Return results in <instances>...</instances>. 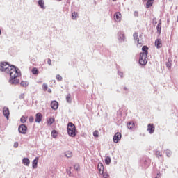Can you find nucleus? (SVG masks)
I'll return each mask as SVG.
<instances>
[{
  "label": "nucleus",
  "instance_id": "nucleus-1",
  "mask_svg": "<svg viewBox=\"0 0 178 178\" xmlns=\"http://www.w3.org/2000/svg\"><path fill=\"white\" fill-rule=\"evenodd\" d=\"M7 74L10 75V78L9 81L10 84H19V83H20V80L17 78L22 76V73L20 72V70L15 65H11V68H10Z\"/></svg>",
  "mask_w": 178,
  "mask_h": 178
},
{
  "label": "nucleus",
  "instance_id": "nucleus-2",
  "mask_svg": "<svg viewBox=\"0 0 178 178\" xmlns=\"http://www.w3.org/2000/svg\"><path fill=\"white\" fill-rule=\"evenodd\" d=\"M148 49H149V48L147 46H143L142 47L143 52L140 54L139 63L143 66L147 65V63L148 62Z\"/></svg>",
  "mask_w": 178,
  "mask_h": 178
},
{
  "label": "nucleus",
  "instance_id": "nucleus-3",
  "mask_svg": "<svg viewBox=\"0 0 178 178\" xmlns=\"http://www.w3.org/2000/svg\"><path fill=\"white\" fill-rule=\"evenodd\" d=\"M76 126L73 123L69 122L67 124V134L70 137H76Z\"/></svg>",
  "mask_w": 178,
  "mask_h": 178
},
{
  "label": "nucleus",
  "instance_id": "nucleus-4",
  "mask_svg": "<svg viewBox=\"0 0 178 178\" xmlns=\"http://www.w3.org/2000/svg\"><path fill=\"white\" fill-rule=\"evenodd\" d=\"M11 68L12 65L8 63V62H2L0 63V70L1 72H6V73L8 74Z\"/></svg>",
  "mask_w": 178,
  "mask_h": 178
},
{
  "label": "nucleus",
  "instance_id": "nucleus-5",
  "mask_svg": "<svg viewBox=\"0 0 178 178\" xmlns=\"http://www.w3.org/2000/svg\"><path fill=\"white\" fill-rule=\"evenodd\" d=\"M18 131L21 134H26L27 133V127L24 124H21L18 128Z\"/></svg>",
  "mask_w": 178,
  "mask_h": 178
},
{
  "label": "nucleus",
  "instance_id": "nucleus-6",
  "mask_svg": "<svg viewBox=\"0 0 178 178\" xmlns=\"http://www.w3.org/2000/svg\"><path fill=\"white\" fill-rule=\"evenodd\" d=\"M122 138V134L117 132L113 136L114 143H119L120 140Z\"/></svg>",
  "mask_w": 178,
  "mask_h": 178
},
{
  "label": "nucleus",
  "instance_id": "nucleus-7",
  "mask_svg": "<svg viewBox=\"0 0 178 178\" xmlns=\"http://www.w3.org/2000/svg\"><path fill=\"white\" fill-rule=\"evenodd\" d=\"M114 20L119 23V22H122V14L119 12H117L114 15Z\"/></svg>",
  "mask_w": 178,
  "mask_h": 178
},
{
  "label": "nucleus",
  "instance_id": "nucleus-8",
  "mask_svg": "<svg viewBox=\"0 0 178 178\" xmlns=\"http://www.w3.org/2000/svg\"><path fill=\"white\" fill-rule=\"evenodd\" d=\"M3 114L6 119H9V115H10V113L8 107L3 108Z\"/></svg>",
  "mask_w": 178,
  "mask_h": 178
},
{
  "label": "nucleus",
  "instance_id": "nucleus-9",
  "mask_svg": "<svg viewBox=\"0 0 178 178\" xmlns=\"http://www.w3.org/2000/svg\"><path fill=\"white\" fill-rule=\"evenodd\" d=\"M42 120V114H41V113H38L35 115V122L36 123H41Z\"/></svg>",
  "mask_w": 178,
  "mask_h": 178
},
{
  "label": "nucleus",
  "instance_id": "nucleus-10",
  "mask_svg": "<svg viewBox=\"0 0 178 178\" xmlns=\"http://www.w3.org/2000/svg\"><path fill=\"white\" fill-rule=\"evenodd\" d=\"M134 40H136V41H137L138 45H140V47L143 46V40H140V38H138V33H134Z\"/></svg>",
  "mask_w": 178,
  "mask_h": 178
},
{
  "label": "nucleus",
  "instance_id": "nucleus-11",
  "mask_svg": "<svg viewBox=\"0 0 178 178\" xmlns=\"http://www.w3.org/2000/svg\"><path fill=\"white\" fill-rule=\"evenodd\" d=\"M51 108H53L54 111H56L58 108H59V103L58 102L54 100L51 103Z\"/></svg>",
  "mask_w": 178,
  "mask_h": 178
},
{
  "label": "nucleus",
  "instance_id": "nucleus-12",
  "mask_svg": "<svg viewBox=\"0 0 178 178\" xmlns=\"http://www.w3.org/2000/svg\"><path fill=\"white\" fill-rule=\"evenodd\" d=\"M147 131H149V133L150 134H154V131H155V127L154 126V124H149L147 126Z\"/></svg>",
  "mask_w": 178,
  "mask_h": 178
},
{
  "label": "nucleus",
  "instance_id": "nucleus-13",
  "mask_svg": "<svg viewBox=\"0 0 178 178\" xmlns=\"http://www.w3.org/2000/svg\"><path fill=\"white\" fill-rule=\"evenodd\" d=\"M155 47L157 48H162V40L156 39L154 43Z\"/></svg>",
  "mask_w": 178,
  "mask_h": 178
},
{
  "label": "nucleus",
  "instance_id": "nucleus-14",
  "mask_svg": "<svg viewBox=\"0 0 178 178\" xmlns=\"http://www.w3.org/2000/svg\"><path fill=\"white\" fill-rule=\"evenodd\" d=\"M97 169L99 172V175L104 174V165L102 163H99L98 164Z\"/></svg>",
  "mask_w": 178,
  "mask_h": 178
},
{
  "label": "nucleus",
  "instance_id": "nucleus-15",
  "mask_svg": "<svg viewBox=\"0 0 178 178\" xmlns=\"http://www.w3.org/2000/svg\"><path fill=\"white\" fill-rule=\"evenodd\" d=\"M39 160H40V158H38V157H35V159L33 160V164H32L33 169H37V166L38 165Z\"/></svg>",
  "mask_w": 178,
  "mask_h": 178
},
{
  "label": "nucleus",
  "instance_id": "nucleus-16",
  "mask_svg": "<svg viewBox=\"0 0 178 178\" xmlns=\"http://www.w3.org/2000/svg\"><path fill=\"white\" fill-rule=\"evenodd\" d=\"M154 2H155V0H147V1L146 2V6H145L147 9L151 8V6L154 5Z\"/></svg>",
  "mask_w": 178,
  "mask_h": 178
},
{
  "label": "nucleus",
  "instance_id": "nucleus-17",
  "mask_svg": "<svg viewBox=\"0 0 178 178\" xmlns=\"http://www.w3.org/2000/svg\"><path fill=\"white\" fill-rule=\"evenodd\" d=\"M161 29H162V21L159 19L156 26L157 33H159V34H161Z\"/></svg>",
  "mask_w": 178,
  "mask_h": 178
},
{
  "label": "nucleus",
  "instance_id": "nucleus-18",
  "mask_svg": "<svg viewBox=\"0 0 178 178\" xmlns=\"http://www.w3.org/2000/svg\"><path fill=\"white\" fill-rule=\"evenodd\" d=\"M22 163L25 165V166H29L30 165V160L28 158H24Z\"/></svg>",
  "mask_w": 178,
  "mask_h": 178
},
{
  "label": "nucleus",
  "instance_id": "nucleus-19",
  "mask_svg": "<svg viewBox=\"0 0 178 178\" xmlns=\"http://www.w3.org/2000/svg\"><path fill=\"white\" fill-rule=\"evenodd\" d=\"M55 122V118H50L47 120V124L52 125Z\"/></svg>",
  "mask_w": 178,
  "mask_h": 178
},
{
  "label": "nucleus",
  "instance_id": "nucleus-20",
  "mask_svg": "<svg viewBox=\"0 0 178 178\" xmlns=\"http://www.w3.org/2000/svg\"><path fill=\"white\" fill-rule=\"evenodd\" d=\"M136 127V124H134L133 122H129L127 124V127L128 129H129L130 130H131V129H134V127Z\"/></svg>",
  "mask_w": 178,
  "mask_h": 178
},
{
  "label": "nucleus",
  "instance_id": "nucleus-21",
  "mask_svg": "<svg viewBox=\"0 0 178 178\" xmlns=\"http://www.w3.org/2000/svg\"><path fill=\"white\" fill-rule=\"evenodd\" d=\"M44 3H45L43 1V0H39L38 1V5L42 9H45V6H44Z\"/></svg>",
  "mask_w": 178,
  "mask_h": 178
},
{
  "label": "nucleus",
  "instance_id": "nucleus-22",
  "mask_svg": "<svg viewBox=\"0 0 178 178\" xmlns=\"http://www.w3.org/2000/svg\"><path fill=\"white\" fill-rule=\"evenodd\" d=\"M66 101H67V102H68V104L72 103V95H70V94L67 95Z\"/></svg>",
  "mask_w": 178,
  "mask_h": 178
},
{
  "label": "nucleus",
  "instance_id": "nucleus-23",
  "mask_svg": "<svg viewBox=\"0 0 178 178\" xmlns=\"http://www.w3.org/2000/svg\"><path fill=\"white\" fill-rule=\"evenodd\" d=\"M72 155H73V153L72 152H70V151H67L65 152V156L67 158H72Z\"/></svg>",
  "mask_w": 178,
  "mask_h": 178
},
{
  "label": "nucleus",
  "instance_id": "nucleus-24",
  "mask_svg": "<svg viewBox=\"0 0 178 178\" xmlns=\"http://www.w3.org/2000/svg\"><path fill=\"white\" fill-rule=\"evenodd\" d=\"M51 136H53L54 138H56L58 137V132L56 130H53L51 131Z\"/></svg>",
  "mask_w": 178,
  "mask_h": 178
},
{
  "label": "nucleus",
  "instance_id": "nucleus-25",
  "mask_svg": "<svg viewBox=\"0 0 178 178\" xmlns=\"http://www.w3.org/2000/svg\"><path fill=\"white\" fill-rule=\"evenodd\" d=\"M31 72H32L33 74H38L40 73V72L38 71V69H37V67L33 68Z\"/></svg>",
  "mask_w": 178,
  "mask_h": 178
},
{
  "label": "nucleus",
  "instance_id": "nucleus-26",
  "mask_svg": "<svg viewBox=\"0 0 178 178\" xmlns=\"http://www.w3.org/2000/svg\"><path fill=\"white\" fill-rule=\"evenodd\" d=\"M111 157H109V156L106 157V159H105L106 165H109L111 163Z\"/></svg>",
  "mask_w": 178,
  "mask_h": 178
},
{
  "label": "nucleus",
  "instance_id": "nucleus-27",
  "mask_svg": "<svg viewBox=\"0 0 178 178\" xmlns=\"http://www.w3.org/2000/svg\"><path fill=\"white\" fill-rule=\"evenodd\" d=\"M77 16H78L77 13L76 12L72 13V18L73 19V20H76V19H77Z\"/></svg>",
  "mask_w": 178,
  "mask_h": 178
},
{
  "label": "nucleus",
  "instance_id": "nucleus-28",
  "mask_svg": "<svg viewBox=\"0 0 178 178\" xmlns=\"http://www.w3.org/2000/svg\"><path fill=\"white\" fill-rule=\"evenodd\" d=\"M20 85L22 86V87H27V86H29V83H27V81H22L20 83Z\"/></svg>",
  "mask_w": 178,
  "mask_h": 178
},
{
  "label": "nucleus",
  "instance_id": "nucleus-29",
  "mask_svg": "<svg viewBox=\"0 0 178 178\" xmlns=\"http://www.w3.org/2000/svg\"><path fill=\"white\" fill-rule=\"evenodd\" d=\"M20 121L22 123H26V122L27 121V117L26 118L24 116L21 117Z\"/></svg>",
  "mask_w": 178,
  "mask_h": 178
},
{
  "label": "nucleus",
  "instance_id": "nucleus-30",
  "mask_svg": "<svg viewBox=\"0 0 178 178\" xmlns=\"http://www.w3.org/2000/svg\"><path fill=\"white\" fill-rule=\"evenodd\" d=\"M120 38L122 41H124V40H126V36L124 35V33H120Z\"/></svg>",
  "mask_w": 178,
  "mask_h": 178
},
{
  "label": "nucleus",
  "instance_id": "nucleus-31",
  "mask_svg": "<svg viewBox=\"0 0 178 178\" xmlns=\"http://www.w3.org/2000/svg\"><path fill=\"white\" fill-rule=\"evenodd\" d=\"M74 169L76 171L80 170V165L79 164H76L74 165Z\"/></svg>",
  "mask_w": 178,
  "mask_h": 178
},
{
  "label": "nucleus",
  "instance_id": "nucleus-32",
  "mask_svg": "<svg viewBox=\"0 0 178 178\" xmlns=\"http://www.w3.org/2000/svg\"><path fill=\"white\" fill-rule=\"evenodd\" d=\"M102 175V177L103 178H108L109 177V175L108 174V172H103V174H101Z\"/></svg>",
  "mask_w": 178,
  "mask_h": 178
},
{
  "label": "nucleus",
  "instance_id": "nucleus-33",
  "mask_svg": "<svg viewBox=\"0 0 178 178\" xmlns=\"http://www.w3.org/2000/svg\"><path fill=\"white\" fill-rule=\"evenodd\" d=\"M42 88H43L44 91H47V90H48V85H47L46 83H44L42 85Z\"/></svg>",
  "mask_w": 178,
  "mask_h": 178
},
{
  "label": "nucleus",
  "instance_id": "nucleus-34",
  "mask_svg": "<svg viewBox=\"0 0 178 178\" xmlns=\"http://www.w3.org/2000/svg\"><path fill=\"white\" fill-rule=\"evenodd\" d=\"M99 132H98V131L95 130L94 132H93V136L94 137H99Z\"/></svg>",
  "mask_w": 178,
  "mask_h": 178
},
{
  "label": "nucleus",
  "instance_id": "nucleus-35",
  "mask_svg": "<svg viewBox=\"0 0 178 178\" xmlns=\"http://www.w3.org/2000/svg\"><path fill=\"white\" fill-rule=\"evenodd\" d=\"M56 79H57L58 81H62V76L58 74V75H56Z\"/></svg>",
  "mask_w": 178,
  "mask_h": 178
},
{
  "label": "nucleus",
  "instance_id": "nucleus-36",
  "mask_svg": "<svg viewBox=\"0 0 178 178\" xmlns=\"http://www.w3.org/2000/svg\"><path fill=\"white\" fill-rule=\"evenodd\" d=\"M29 120L30 123H33V122H34V117L30 116L29 118Z\"/></svg>",
  "mask_w": 178,
  "mask_h": 178
},
{
  "label": "nucleus",
  "instance_id": "nucleus-37",
  "mask_svg": "<svg viewBox=\"0 0 178 178\" xmlns=\"http://www.w3.org/2000/svg\"><path fill=\"white\" fill-rule=\"evenodd\" d=\"M157 24H158V20L156 19V18H154L153 19V24H154V26H155Z\"/></svg>",
  "mask_w": 178,
  "mask_h": 178
},
{
  "label": "nucleus",
  "instance_id": "nucleus-38",
  "mask_svg": "<svg viewBox=\"0 0 178 178\" xmlns=\"http://www.w3.org/2000/svg\"><path fill=\"white\" fill-rule=\"evenodd\" d=\"M70 169H72L71 167H70L69 169H67V173L70 177L72 176V172H70Z\"/></svg>",
  "mask_w": 178,
  "mask_h": 178
},
{
  "label": "nucleus",
  "instance_id": "nucleus-39",
  "mask_svg": "<svg viewBox=\"0 0 178 178\" xmlns=\"http://www.w3.org/2000/svg\"><path fill=\"white\" fill-rule=\"evenodd\" d=\"M156 156H162V153H161V152H159V151H157L156 152Z\"/></svg>",
  "mask_w": 178,
  "mask_h": 178
},
{
  "label": "nucleus",
  "instance_id": "nucleus-40",
  "mask_svg": "<svg viewBox=\"0 0 178 178\" xmlns=\"http://www.w3.org/2000/svg\"><path fill=\"white\" fill-rule=\"evenodd\" d=\"M47 63H48V65H49V66H51V65H52V61L51 60V58L47 59Z\"/></svg>",
  "mask_w": 178,
  "mask_h": 178
},
{
  "label": "nucleus",
  "instance_id": "nucleus-41",
  "mask_svg": "<svg viewBox=\"0 0 178 178\" xmlns=\"http://www.w3.org/2000/svg\"><path fill=\"white\" fill-rule=\"evenodd\" d=\"M17 147H19V143L15 142V143H14V148H17Z\"/></svg>",
  "mask_w": 178,
  "mask_h": 178
},
{
  "label": "nucleus",
  "instance_id": "nucleus-42",
  "mask_svg": "<svg viewBox=\"0 0 178 178\" xmlns=\"http://www.w3.org/2000/svg\"><path fill=\"white\" fill-rule=\"evenodd\" d=\"M123 90H124V91H127V88H126V87H124V88H123Z\"/></svg>",
  "mask_w": 178,
  "mask_h": 178
},
{
  "label": "nucleus",
  "instance_id": "nucleus-43",
  "mask_svg": "<svg viewBox=\"0 0 178 178\" xmlns=\"http://www.w3.org/2000/svg\"><path fill=\"white\" fill-rule=\"evenodd\" d=\"M145 1H147V0H143V2H145Z\"/></svg>",
  "mask_w": 178,
  "mask_h": 178
},
{
  "label": "nucleus",
  "instance_id": "nucleus-44",
  "mask_svg": "<svg viewBox=\"0 0 178 178\" xmlns=\"http://www.w3.org/2000/svg\"><path fill=\"white\" fill-rule=\"evenodd\" d=\"M113 1H116V0H113Z\"/></svg>",
  "mask_w": 178,
  "mask_h": 178
},
{
  "label": "nucleus",
  "instance_id": "nucleus-45",
  "mask_svg": "<svg viewBox=\"0 0 178 178\" xmlns=\"http://www.w3.org/2000/svg\"><path fill=\"white\" fill-rule=\"evenodd\" d=\"M0 34H1V30H0Z\"/></svg>",
  "mask_w": 178,
  "mask_h": 178
},
{
  "label": "nucleus",
  "instance_id": "nucleus-46",
  "mask_svg": "<svg viewBox=\"0 0 178 178\" xmlns=\"http://www.w3.org/2000/svg\"><path fill=\"white\" fill-rule=\"evenodd\" d=\"M58 1H62V0H58Z\"/></svg>",
  "mask_w": 178,
  "mask_h": 178
}]
</instances>
